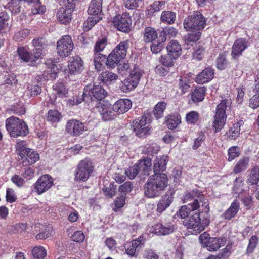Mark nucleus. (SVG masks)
I'll return each instance as SVG.
<instances>
[{
    "label": "nucleus",
    "instance_id": "f257e3e1",
    "mask_svg": "<svg viewBox=\"0 0 259 259\" xmlns=\"http://www.w3.org/2000/svg\"><path fill=\"white\" fill-rule=\"evenodd\" d=\"M167 161V157L164 155L157 157L155 159L153 166L154 174L149 177L144 186V194L147 198L159 196L167 186L168 179L167 175L163 173L166 169Z\"/></svg>",
    "mask_w": 259,
    "mask_h": 259
},
{
    "label": "nucleus",
    "instance_id": "f03ea898",
    "mask_svg": "<svg viewBox=\"0 0 259 259\" xmlns=\"http://www.w3.org/2000/svg\"><path fill=\"white\" fill-rule=\"evenodd\" d=\"M210 220L207 217H204L202 221L200 217V212H193L183 221V225L187 229L191 230L193 234L197 235L204 230L209 225Z\"/></svg>",
    "mask_w": 259,
    "mask_h": 259
},
{
    "label": "nucleus",
    "instance_id": "7ed1b4c3",
    "mask_svg": "<svg viewBox=\"0 0 259 259\" xmlns=\"http://www.w3.org/2000/svg\"><path fill=\"white\" fill-rule=\"evenodd\" d=\"M231 100L223 99L218 104L216 108L215 114L212 126L215 130H222L226 123V112L230 109Z\"/></svg>",
    "mask_w": 259,
    "mask_h": 259
},
{
    "label": "nucleus",
    "instance_id": "20e7f679",
    "mask_svg": "<svg viewBox=\"0 0 259 259\" xmlns=\"http://www.w3.org/2000/svg\"><path fill=\"white\" fill-rule=\"evenodd\" d=\"M128 47V40L120 42L108 56L106 61L107 66L110 68L115 67L125 57Z\"/></svg>",
    "mask_w": 259,
    "mask_h": 259
},
{
    "label": "nucleus",
    "instance_id": "39448f33",
    "mask_svg": "<svg viewBox=\"0 0 259 259\" xmlns=\"http://www.w3.org/2000/svg\"><path fill=\"white\" fill-rule=\"evenodd\" d=\"M183 25L187 31H200L205 27L206 20L201 13L196 12L185 19Z\"/></svg>",
    "mask_w": 259,
    "mask_h": 259
},
{
    "label": "nucleus",
    "instance_id": "423d86ee",
    "mask_svg": "<svg viewBox=\"0 0 259 259\" xmlns=\"http://www.w3.org/2000/svg\"><path fill=\"white\" fill-rule=\"evenodd\" d=\"M107 95V92L105 89L98 87V101H100L98 103V112L105 121L111 119L113 113L111 104L107 100H103Z\"/></svg>",
    "mask_w": 259,
    "mask_h": 259
},
{
    "label": "nucleus",
    "instance_id": "0eeeda50",
    "mask_svg": "<svg viewBox=\"0 0 259 259\" xmlns=\"http://www.w3.org/2000/svg\"><path fill=\"white\" fill-rule=\"evenodd\" d=\"M94 166L91 160L85 159L78 164L75 172L74 180L77 182H85L93 171Z\"/></svg>",
    "mask_w": 259,
    "mask_h": 259
},
{
    "label": "nucleus",
    "instance_id": "6e6552de",
    "mask_svg": "<svg viewBox=\"0 0 259 259\" xmlns=\"http://www.w3.org/2000/svg\"><path fill=\"white\" fill-rule=\"evenodd\" d=\"M141 70L134 66L129 76L122 81L120 88L123 92H128L135 89L138 85L142 75Z\"/></svg>",
    "mask_w": 259,
    "mask_h": 259
},
{
    "label": "nucleus",
    "instance_id": "1a4fd4ad",
    "mask_svg": "<svg viewBox=\"0 0 259 259\" xmlns=\"http://www.w3.org/2000/svg\"><path fill=\"white\" fill-rule=\"evenodd\" d=\"M132 23V17L127 13L116 15L112 20L114 26L119 31L123 32H127L130 30Z\"/></svg>",
    "mask_w": 259,
    "mask_h": 259
},
{
    "label": "nucleus",
    "instance_id": "9d476101",
    "mask_svg": "<svg viewBox=\"0 0 259 259\" xmlns=\"http://www.w3.org/2000/svg\"><path fill=\"white\" fill-rule=\"evenodd\" d=\"M146 241V239L141 235L137 238L127 242L124 245L126 254L130 257H137L138 255L137 249L141 246H144Z\"/></svg>",
    "mask_w": 259,
    "mask_h": 259
},
{
    "label": "nucleus",
    "instance_id": "9b49d317",
    "mask_svg": "<svg viewBox=\"0 0 259 259\" xmlns=\"http://www.w3.org/2000/svg\"><path fill=\"white\" fill-rule=\"evenodd\" d=\"M73 43L70 36L66 35L57 42V51L61 57L68 56L73 48Z\"/></svg>",
    "mask_w": 259,
    "mask_h": 259
},
{
    "label": "nucleus",
    "instance_id": "f8f14e48",
    "mask_svg": "<svg viewBox=\"0 0 259 259\" xmlns=\"http://www.w3.org/2000/svg\"><path fill=\"white\" fill-rule=\"evenodd\" d=\"M82 96V100L87 103H91L92 106H97V87L95 84L87 85Z\"/></svg>",
    "mask_w": 259,
    "mask_h": 259
},
{
    "label": "nucleus",
    "instance_id": "ddd939ff",
    "mask_svg": "<svg viewBox=\"0 0 259 259\" xmlns=\"http://www.w3.org/2000/svg\"><path fill=\"white\" fill-rule=\"evenodd\" d=\"M53 184V178L48 175H44L37 180L34 187L37 193L40 195L48 190Z\"/></svg>",
    "mask_w": 259,
    "mask_h": 259
},
{
    "label": "nucleus",
    "instance_id": "4468645a",
    "mask_svg": "<svg viewBox=\"0 0 259 259\" xmlns=\"http://www.w3.org/2000/svg\"><path fill=\"white\" fill-rule=\"evenodd\" d=\"M175 193V190L170 189L161 197L157 204V211L158 213H162L170 206L173 201Z\"/></svg>",
    "mask_w": 259,
    "mask_h": 259
},
{
    "label": "nucleus",
    "instance_id": "2eb2a0df",
    "mask_svg": "<svg viewBox=\"0 0 259 259\" xmlns=\"http://www.w3.org/2000/svg\"><path fill=\"white\" fill-rule=\"evenodd\" d=\"M75 9L73 4L66 5L65 7L60 8L57 13L58 20L62 24H67L71 20V13Z\"/></svg>",
    "mask_w": 259,
    "mask_h": 259
},
{
    "label": "nucleus",
    "instance_id": "dca6fc26",
    "mask_svg": "<svg viewBox=\"0 0 259 259\" xmlns=\"http://www.w3.org/2000/svg\"><path fill=\"white\" fill-rule=\"evenodd\" d=\"M151 121V119H148L144 115L131 122L128 128L132 130H150L151 128L149 126Z\"/></svg>",
    "mask_w": 259,
    "mask_h": 259
},
{
    "label": "nucleus",
    "instance_id": "f3484780",
    "mask_svg": "<svg viewBox=\"0 0 259 259\" xmlns=\"http://www.w3.org/2000/svg\"><path fill=\"white\" fill-rule=\"evenodd\" d=\"M132 107V102L127 99H121L116 101L113 105L112 109L113 112L112 118L114 115V112L118 114H123L127 112Z\"/></svg>",
    "mask_w": 259,
    "mask_h": 259
},
{
    "label": "nucleus",
    "instance_id": "a211bd4d",
    "mask_svg": "<svg viewBox=\"0 0 259 259\" xmlns=\"http://www.w3.org/2000/svg\"><path fill=\"white\" fill-rule=\"evenodd\" d=\"M7 130H28L26 123L21 121L20 119L14 116H11L6 120Z\"/></svg>",
    "mask_w": 259,
    "mask_h": 259
},
{
    "label": "nucleus",
    "instance_id": "6ab92c4d",
    "mask_svg": "<svg viewBox=\"0 0 259 259\" xmlns=\"http://www.w3.org/2000/svg\"><path fill=\"white\" fill-rule=\"evenodd\" d=\"M248 46V41L244 38H239L234 43L232 48V56L235 58L240 56Z\"/></svg>",
    "mask_w": 259,
    "mask_h": 259
},
{
    "label": "nucleus",
    "instance_id": "aec40b11",
    "mask_svg": "<svg viewBox=\"0 0 259 259\" xmlns=\"http://www.w3.org/2000/svg\"><path fill=\"white\" fill-rule=\"evenodd\" d=\"M154 232L158 235L165 236L173 233L175 230V226L171 224L164 225L161 223H156L153 226Z\"/></svg>",
    "mask_w": 259,
    "mask_h": 259
},
{
    "label": "nucleus",
    "instance_id": "412c9836",
    "mask_svg": "<svg viewBox=\"0 0 259 259\" xmlns=\"http://www.w3.org/2000/svg\"><path fill=\"white\" fill-rule=\"evenodd\" d=\"M68 69L71 74L80 73L83 70V62L81 58L78 56L73 58L69 62Z\"/></svg>",
    "mask_w": 259,
    "mask_h": 259
},
{
    "label": "nucleus",
    "instance_id": "4be33fe9",
    "mask_svg": "<svg viewBox=\"0 0 259 259\" xmlns=\"http://www.w3.org/2000/svg\"><path fill=\"white\" fill-rule=\"evenodd\" d=\"M167 53L178 59L182 53L181 45L176 40H172L166 46Z\"/></svg>",
    "mask_w": 259,
    "mask_h": 259
},
{
    "label": "nucleus",
    "instance_id": "5701e85b",
    "mask_svg": "<svg viewBox=\"0 0 259 259\" xmlns=\"http://www.w3.org/2000/svg\"><path fill=\"white\" fill-rule=\"evenodd\" d=\"M226 242V239L224 237H211L205 247L209 251H215L223 246Z\"/></svg>",
    "mask_w": 259,
    "mask_h": 259
},
{
    "label": "nucleus",
    "instance_id": "b1692460",
    "mask_svg": "<svg viewBox=\"0 0 259 259\" xmlns=\"http://www.w3.org/2000/svg\"><path fill=\"white\" fill-rule=\"evenodd\" d=\"M214 76V72L210 68L204 69L195 78V81L198 84L207 83L212 79Z\"/></svg>",
    "mask_w": 259,
    "mask_h": 259
},
{
    "label": "nucleus",
    "instance_id": "393cba45",
    "mask_svg": "<svg viewBox=\"0 0 259 259\" xmlns=\"http://www.w3.org/2000/svg\"><path fill=\"white\" fill-rule=\"evenodd\" d=\"M240 208V204L237 200H234L230 207L224 212L222 217L226 220H230L234 218Z\"/></svg>",
    "mask_w": 259,
    "mask_h": 259
},
{
    "label": "nucleus",
    "instance_id": "a878e982",
    "mask_svg": "<svg viewBox=\"0 0 259 259\" xmlns=\"http://www.w3.org/2000/svg\"><path fill=\"white\" fill-rule=\"evenodd\" d=\"M32 44L34 47L33 51L35 58H39L42 55V49L47 46V41L43 37L35 38L32 41Z\"/></svg>",
    "mask_w": 259,
    "mask_h": 259
},
{
    "label": "nucleus",
    "instance_id": "bb28decb",
    "mask_svg": "<svg viewBox=\"0 0 259 259\" xmlns=\"http://www.w3.org/2000/svg\"><path fill=\"white\" fill-rule=\"evenodd\" d=\"M249 161V157L243 156L241 158L234 166L232 172L238 174L245 171L248 166Z\"/></svg>",
    "mask_w": 259,
    "mask_h": 259
},
{
    "label": "nucleus",
    "instance_id": "cd10ccee",
    "mask_svg": "<svg viewBox=\"0 0 259 259\" xmlns=\"http://www.w3.org/2000/svg\"><path fill=\"white\" fill-rule=\"evenodd\" d=\"M165 2L164 1H155L153 4L147 7L145 13L148 17L154 16L155 13L159 12L164 8Z\"/></svg>",
    "mask_w": 259,
    "mask_h": 259
},
{
    "label": "nucleus",
    "instance_id": "c85d7f7f",
    "mask_svg": "<svg viewBox=\"0 0 259 259\" xmlns=\"http://www.w3.org/2000/svg\"><path fill=\"white\" fill-rule=\"evenodd\" d=\"M17 54L19 58L25 62H34L38 58H35L33 51L30 54L28 50L24 47H20L18 48L17 50Z\"/></svg>",
    "mask_w": 259,
    "mask_h": 259
},
{
    "label": "nucleus",
    "instance_id": "c756f323",
    "mask_svg": "<svg viewBox=\"0 0 259 259\" xmlns=\"http://www.w3.org/2000/svg\"><path fill=\"white\" fill-rule=\"evenodd\" d=\"M165 122L168 129L174 130L181 123V117L178 114L169 115L165 117Z\"/></svg>",
    "mask_w": 259,
    "mask_h": 259
},
{
    "label": "nucleus",
    "instance_id": "7c9ffc66",
    "mask_svg": "<svg viewBox=\"0 0 259 259\" xmlns=\"http://www.w3.org/2000/svg\"><path fill=\"white\" fill-rule=\"evenodd\" d=\"M138 165L139 172L142 175H149V171L152 165L151 159L146 157L143 159L139 160L137 163Z\"/></svg>",
    "mask_w": 259,
    "mask_h": 259
},
{
    "label": "nucleus",
    "instance_id": "2f4dec72",
    "mask_svg": "<svg viewBox=\"0 0 259 259\" xmlns=\"http://www.w3.org/2000/svg\"><path fill=\"white\" fill-rule=\"evenodd\" d=\"M100 80L107 85L114 83L118 78L117 74L110 71L103 72L99 77Z\"/></svg>",
    "mask_w": 259,
    "mask_h": 259
},
{
    "label": "nucleus",
    "instance_id": "473e14b6",
    "mask_svg": "<svg viewBox=\"0 0 259 259\" xmlns=\"http://www.w3.org/2000/svg\"><path fill=\"white\" fill-rule=\"evenodd\" d=\"M204 194L202 191L197 189H193L189 192H186L183 196L182 200L183 203H187L196 198H202Z\"/></svg>",
    "mask_w": 259,
    "mask_h": 259
},
{
    "label": "nucleus",
    "instance_id": "72a5a7b5",
    "mask_svg": "<svg viewBox=\"0 0 259 259\" xmlns=\"http://www.w3.org/2000/svg\"><path fill=\"white\" fill-rule=\"evenodd\" d=\"M205 93L206 88L204 87H197L191 94L192 101L194 103H196L203 101L205 97Z\"/></svg>",
    "mask_w": 259,
    "mask_h": 259
},
{
    "label": "nucleus",
    "instance_id": "f704fd0d",
    "mask_svg": "<svg viewBox=\"0 0 259 259\" xmlns=\"http://www.w3.org/2000/svg\"><path fill=\"white\" fill-rule=\"evenodd\" d=\"M259 182V167L253 166L250 170L247 176V183L251 185H257Z\"/></svg>",
    "mask_w": 259,
    "mask_h": 259
},
{
    "label": "nucleus",
    "instance_id": "c9c22d12",
    "mask_svg": "<svg viewBox=\"0 0 259 259\" xmlns=\"http://www.w3.org/2000/svg\"><path fill=\"white\" fill-rule=\"evenodd\" d=\"M157 38V33L153 28L148 27L145 28L143 40L146 42H152Z\"/></svg>",
    "mask_w": 259,
    "mask_h": 259
},
{
    "label": "nucleus",
    "instance_id": "e433bc0d",
    "mask_svg": "<svg viewBox=\"0 0 259 259\" xmlns=\"http://www.w3.org/2000/svg\"><path fill=\"white\" fill-rule=\"evenodd\" d=\"M53 90L56 98H64L67 96L68 94V90L65 84L62 82H59L55 84L53 86Z\"/></svg>",
    "mask_w": 259,
    "mask_h": 259
},
{
    "label": "nucleus",
    "instance_id": "4c0bfd02",
    "mask_svg": "<svg viewBox=\"0 0 259 259\" xmlns=\"http://www.w3.org/2000/svg\"><path fill=\"white\" fill-rule=\"evenodd\" d=\"M166 105L165 102H159L155 106L153 110V114L157 119L162 118Z\"/></svg>",
    "mask_w": 259,
    "mask_h": 259
},
{
    "label": "nucleus",
    "instance_id": "58836bf2",
    "mask_svg": "<svg viewBox=\"0 0 259 259\" xmlns=\"http://www.w3.org/2000/svg\"><path fill=\"white\" fill-rule=\"evenodd\" d=\"M26 145V142L24 141H18L16 145V151L21 157V160L25 157L26 152L29 151V148H27Z\"/></svg>",
    "mask_w": 259,
    "mask_h": 259
},
{
    "label": "nucleus",
    "instance_id": "ea45409f",
    "mask_svg": "<svg viewBox=\"0 0 259 259\" xmlns=\"http://www.w3.org/2000/svg\"><path fill=\"white\" fill-rule=\"evenodd\" d=\"M176 17V13L171 11H163L161 15V20L164 23L172 24Z\"/></svg>",
    "mask_w": 259,
    "mask_h": 259
},
{
    "label": "nucleus",
    "instance_id": "a19ab883",
    "mask_svg": "<svg viewBox=\"0 0 259 259\" xmlns=\"http://www.w3.org/2000/svg\"><path fill=\"white\" fill-rule=\"evenodd\" d=\"M125 196L121 195L114 201L111 207L114 212L119 211L125 205Z\"/></svg>",
    "mask_w": 259,
    "mask_h": 259
},
{
    "label": "nucleus",
    "instance_id": "79ce46f5",
    "mask_svg": "<svg viewBox=\"0 0 259 259\" xmlns=\"http://www.w3.org/2000/svg\"><path fill=\"white\" fill-rule=\"evenodd\" d=\"M177 59L176 57L170 55L169 53H167L166 54L161 56L160 62L164 66L170 67L175 65Z\"/></svg>",
    "mask_w": 259,
    "mask_h": 259
},
{
    "label": "nucleus",
    "instance_id": "37998d69",
    "mask_svg": "<svg viewBox=\"0 0 259 259\" xmlns=\"http://www.w3.org/2000/svg\"><path fill=\"white\" fill-rule=\"evenodd\" d=\"M24 158H25L29 164H32L39 160V155L37 152L29 149V151L26 152Z\"/></svg>",
    "mask_w": 259,
    "mask_h": 259
},
{
    "label": "nucleus",
    "instance_id": "c03bdc74",
    "mask_svg": "<svg viewBox=\"0 0 259 259\" xmlns=\"http://www.w3.org/2000/svg\"><path fill=\"white\" fill-rule=\"evenodd\" d=\"M84 128V124L76 119L69 120L66 125V130H83Z\"/></svg>",
    "mask_w": 259,
    "mask_h": 259
},
{
    "label": "nucleus",
    "instance_id": "a18cd8bd",
    "mask_svg": "<svg viewBox=\"0 0 259 259\" xmlns=\"http://www.w3.org/2000/svg\"><path fill=\"white\" fill-rule=\"evenodd\" d=\"M241 153L239 148L237 146L230 147L228 150V161L231 162L238 157Z\"/></svg>",
    "mask_w": 259,
    "mask_h": 259
},
{
    "label": "nucleus",
    "instance_id": "49530a36",
    "mask_svg": "<svg viewBox=\"0 0 259 259\" xmlns=\"http://www.w3.org/2000/svg\"><path fill=\"white\" fill-rule=\"evenodd\" d=\"M258 242V238L256 235H253L250 237L246 250L247 254L249 255L253 252L257 247Z\"/></svg>",
    "mask_w": 259,
    "mask_h": 259
},
{
    "label": "nucleus",
    "instance_id": "de8ad7c7",
    "mask_svg": "<svg viewBox=\"0 0 259 259\" xmlns=\"http://www.w3.org/2000/svg\"><path fill=\"white\" fill-rule=\"evenodd\" d=\"M61 118L60 113L56 110H50L48 112L47 119L48 121L52 123L59 122Z\"/></svg>",
    "mask_w": 259,
    "mask_h": 259
},
{
    "label": "nucleus",
    "instance_id": "09e8293b",
    "mask_svg": "<svg viewBox=\"0 0 259 259\" xmlns=\"http://www.w3.org/2000/svg\"><path fill=\"white\" fill-rule=\"evenodd\" d=\"M103 191L106 197L112 198L116 193V185L114 182L110 183L109 187L104 186Z\"/></svg>",
    "mask_w": 259,
    "mask_h": 259
},
{
    "label": "nucleus",
    "instance_id": "8fccbe9b",
    "mask_svg": "<svg viewBox=\"0 0 259 259\" xmlns=\"http://www.w3.org/2000/svg\"><path fill=\"white\" fill-rule=\"evenodd\" d=\"M244 180L241 176L236 177L233 182V190L236 193H239L243 190Z\"/></svg>",
    "mask_w": 259,
    "mask_h": 259
},
{
    "label": "nucleus",
    "instance_id": "3c124183",
    "mask_svg": "<svg viewBox=\"0 0 259 259\" xmlns=\"http://www.w3.org/2000/svg\"><path fill=\"white\" fill-rule=\"evenodd\" d=\"M32 252L35 259H42L47 254L46 250L42 246L34 247Z\"/></svg>",
    "mask_w": 259,
    "mask_h": 259
},
{
    "label": "nucleus",
    "instance_id": "603ef678",
    "mask_svg": "<svg viewBox=\"0 0 259 259\" xmlns=\"http://www.w3.org/2000/svg\"><path fill=\"white\" fill-rule=\"evenodd\" d=\"M253 92L255 94L249 100V106L252 108H256L259 107V89H256L254 87Z\"/></svg>",
    "mask_w": 259,
    "mask_h": 259
},
{
    "label": "nucleus",
    "instance_id": "864d4df0",
    "mask_svg": "<svg viewBox=\"0 0 259 259\" xmlns=\"http://www.w3.org/2000/svg\"><path fill=\"white\" fill-rule=\"evenodd\" d=\"M8 7L12 14H18L21 10L20 2L19 0H11L8 4Z\"/></svg>",
    "mask_w": 259,
    "mask_h": 259
},
{
    "label": "nucleus",
    "instance_id": "5fc2aeb1",
    "mask_svg": "<svg viewBox=\"0 0 259 259\" xmlns=\"http://www.w3.org/2000/svg\"><path fill=\"white\" fill-rule=\"evenodd\" d=\"M97 22V17L89 16L84 22L83 29L84 31L90 30Z\"/></svg>",
    "mask_w": 259,
    "mask_h": 259
},
{
    "label": "nucleus",
    "instance_id": "6e6d98bb",
    "mask_svg": "<svg viewBox=\"0 0 259 259\" xmlns=\"http://www.w3.org/2000/svg\"><path fill=\"white\" fill-rule=\"evenodd\" d=\"M143 257L144 259H159V258L155 250L150 248H146L144 250Z\"/></svg>",
    "mask_w": 259,
    "mask_h": 259
},
{
    "label": "nucleus",
    "instance_id": "4d7b16f0",
    "mask_svg": "<svg viewBox=\"0 0 259 259\" xmlns=\"http://www.w3.org/2000/svg\"><path fill=\"white\" fill-rule=\"evenodd\" d=\"M139 172L138 165L137 163L130 167L125 172L126 175L131 179L135 178Z\"/></svg>",
    "mask_w": 259,
    "mask_h": 259
},
{
    "label": "nucleus",
    "instance_id": "13d9d810",
    "mask_svg": "<svg viewBox=\"0 0 259 259\" xmlns=\"http://www.w3.org/2000/svg\"><path fill=\"white\" fill-rule=\"evenodd\" d=\"M199 114L194 111L188 113L186 115V121L191 124L195 123L198 120Z\"/></svg>",
    "mask_w": 259,
    "mask_h": 259
},
{
    "label": "nucleus",
    "instance_id": "bf43d9fd",
    "mask_svg": "<svg viewBox=\"0 0 259 259\" xmlns=\"http://www.w3.org/2000/svg\"><path fill=\"white\" fill-rule=\"evenodd\" d=\"M151 43V50L154 54H157L161 52L164 47L163 42L159 40H155Z\"/></svg>",
    "mask_w": 259,
    "mask_h": 259
},
{
    "label": "nucleus",
    "instance_id": "052dcab7",
    "mask_svg": "<svg viewBox=\"0 0 259 259\" xmlns=\"http://www.w3.org/2000/svg\"><path fill=\"white\" fill-rule=\"evenodd\" d=\"M88 13L90 16L97 17V0H92L88 9Z\"/></svg>",
    "mask_w": 259,
    "mask_h": 259
},
{
    "label": "nucleus",
    "instance_id": "680f3d73",
    "mask_svg": "<svg viewBox=\"0 0 259 259\" xmlns=\"http://www.w3.org/2000/svg\"><path fill=\"white\" fill-rule=\"evenodd\" d=\"M191 213L189 211V208L187 206H182L179 210L177 212L176 215L178 217L182 219H186V217H188L190 214Z\"/></svg>",
    "mask_w": 259,
    "mask_h": 259
},
{
    "label": "nucleus",
    "instance_id": "e2e57ef3",
    "mask_svg": "<svg viewBox=\"0 0 259 259\" xmlns=\"http://www.w3.org/2000/svg\"><path fill=\"white\" fill-rule=\"evenodd\" d=\"M227 65L226 56L225 55L221 54L217 59V67L219 70L224 69Z\"/></svg>",
    "mask_w": 259,
    "mask_h": 259
},
{
    "label": "nucleus",
    "instance_id": "0e129e2a",
    "mask_svg": "<svg viewBox=\"0 0 259 259\" xmlns=\"http://www.w3.org/2000/svg\"><path fill=\"white\" fill-rule=\"evenodd\" d=\"M133 188V183L131 182L127 181L119 186V191L124 193V195L125 196L126 193L132 190Z\"/></svg>",
    "mask_w": 259,
    "mask_h": 259
},
{
    "label": "nucleus",
    "instance_id": "69168bd1",
    "mask_svg": "<svg viewBox=\"0 0 259 259\" xmlns=\"http://www.w3.org/2000/svg\"><path fill=\"white\" fill-rule=\"evenodd\" d=\"M35 7L32 9L31 12L33 15L42 14L46 11V7L44 6L41 5L40 1L39 3L38 2H35Z\"/></svg>",
    "mask_w": 259,
    "mask_h": 259
},
{
    "label": "nucleus",
    "instance_id": "338daca9",
    "mask_svg": "<svg viewBox=\"0 0 259 259\" xmlns=\"http://www.w3.org/2000/svg\"><path fill=\"white\" fill-rule=\"evenodd\" d=\"M205 135L204 133L201 131L199 134V136L194 140L192 149L194 150H197L201 146L202 142L205 140Z\"/></svg>",
    "mask_w": 259,
    "mask_h": 259
},
{
    "label": "nucleus",
    "instance_id": "774afa93",
    "mask_svg": "<svg viewBox=\"0 0 259 259\" xmlns=\"http://www.w3.org/2000/svg\"><path fill=\"white\" fill-rule=\"evenodd\" d=\"M29 34V31L28 29H23L17 32L14 36L16 41H21L25 38Z\"/></svg>",
    "mask_w": 259,
    "mask_h": 259
}]
</instances>
